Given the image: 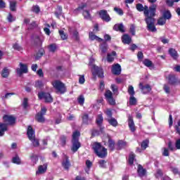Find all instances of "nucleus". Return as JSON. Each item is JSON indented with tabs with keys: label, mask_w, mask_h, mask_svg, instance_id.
<instances>
[{
	"label": "nucleus",
	"mask_w": 180,
	"mask_h": 180,
	"mask_svg": "<svg viewBox=\"0 0 180 180\" xmlns=\"http://www.w3.org/2000/svg\"><path fill=\"white\" fill-rule=\"evenodd\" d=\"M122 43L124 44H130V43H131V38L129 34H124L122 37Z\"/></svg>",
	"instance_id": "nucleus-22"
},
{
	"label": "nucleus",
	"mask_w": 180,
	"mask_h": 180,
	"mask_svg": "<svg viewBox=\"0 0 180 180\" xmlns=\"http://www.w3.org/2000/svg\"><path fill=\"white\" fill-rule=\"evenodd\" d=\"M46 171H47L46 163L39 166L38 170L36 172V175H42V174H45Z\"/></svg>",
	"instance_id": "nucleus-10"
},
{
	"label": "nucleus",
	"mask_w": 180,
	"mask_h": 180,
	"mask_svg": "<svg viewBox=\"0 0 180 180\" xmlns=\"http://www.w3.org/2000/svg\"><path fill=\"white\" fill-rule=\"evenodd\" d=\"M35 120L39 122V123H44L46 120L44 119V115H43L41 112H38L35 116Z\"/></svg>",
	"instance_id": "nucleus-16"
},
{
	"label": "nucleus",
	"mask_w": 180,
	"mask_h": 180,
	"mask_svg": "<svg viewBox=\"0 0 180 180\" xmlns=\"http://www.w3.org/2000/svg\"><path fill=\"white\" fill-rule=\"evenodd\" d=\"M107 121L111 126H113V127H116V126H117V120L113 117L107 118Z\"/></svg>",
	"instance_id": "nucleus-23"
},
{
	"label": "nucleus",
	"mask_w": 180,
	"mask_h": 180,
	"mask_svg": "<svg viewBox=\"0 0 180 180\" xmlns=\"http://www.w3.org/2000/svg\"><path fill=\"white\" fill-rule=\"evenodd\" d=\"M117 144H118L119 148H124V147L127 146V143L122 140L118 141Z\"/></svg>",
	"instance_id": "nucleus-35"
},
{
	"label": "nucleus",
	"mask_w": 180,
	"mask_h": 180,
	"mask_svg": "<svg viewBox=\"0 0 180 180\" xmlns=\"http://www.w3.org/2000/svg\"><path fill=\"white\" fill-rule=\"evenodd\" d=\"M165 23H167V20L163 17H161L158 20V25L160 26H164Z\"/></svg>",
	"instance_id": "nucleus-36"
},
{
	"label": "nucleus",
	"mask_w": 180,
	"mask_h": 180,
	"mask_svg": "<svg viewBox=\"0 0 180 180\" xmlns=\"http://www.w3.org/2000/svg\"><path fill=\"white\" fill-rule=\"evenodd\" d=\"M115 12H116L120 16H123V10L122 8H119L117 7L114 8Z\"/></svg>",
	"instance_id": "nucleus-45"
},
{
	"label": "nucleus",
	"mask_w": 180,
	"mask_h": 180,
	"mask_svg": "<svg viewBox=\"0 0 180 180\" xmlns=\"http://www.w3.org/2000/svg\"><path fill=\"white\" fill-rule=\"evenodd\" d=\"M22 106L24 108V109H26L28 106V103H27V98H24L23 102H22Z\"/></svg>",
	"instance_id": "nucleus-61"
},
{
	"label": "nucleus",
	"mask_w": 180,
	"mask_h": 180,
	"mask_svg": "<svg viewBox=\"0 0 180 180\" xmlns=\"http://www.w3.org/2000/svg\"><path fill=\"white\" fill-rule=\"evenodd\" d=\"M80 147L81 143H79V141H72L71 150L72 153H77Z\"/></svg>",
	"instance_id": "nucleus-9"
},
{
	"label": "nucleus",
	"mask_w": 180,
	"mask_h": 180,
	"mask_svg": "<svg viewBox=\"0 0 180 180\" xmlns=\"http://www.w3.org/2000/svg\"><path fill=\"white\" fill-rule=\"evenodd\" d=\"M44 54V50L40 49L37 53V56H35V60H39V58H41Z\"/></svg>",
	"instance_id": "nucleus-37"
},
{
	"label": "nucleus",
	"mask_w": 180,
	"mask_h": 180,
	"mask_svg": "<svg viewBox=\"0 0 180 180\" xmlns=\"http://www.w3.org/2000/svg\"><path fill=\"white\" fill-rule=\"evenodd\" d=\"M148 147V140L143 141L141 143V148H143V150H146V148H147Z\"/></svg>",
	"instance_id": "nucleus-49"
},
{
	"label": "nucleus",
	"mask_w": 180,
	"mask_h": 180,
	"mask_svg": "<svg viewBox=\"0 0 180 180\" xmlns=\"http://www.w3.org/2000/svg\"><path fill=\"white\" fill-rule=\"evenodd\" d=\"M7 20L8 22H14L15 18H13V16H12V14L9 13L7 17Z\"/></svg>",
	"instance_id": "nucleus-62"
},
{
	"label": "nucleus",
	"mask_w": 180,
	"mask_h": 180,
	"mask_svg": "<svg viewBox=\"0 0 180 180\" xmlns=\"http://www.w3.org/2000/svg\"><path fill=\"white\" fill-rule=\"evenodd\" d=\"M98 164L101 167V168H106V161L103 160H101L98 161Z\"/></svg>",
	"instance_id": "nucleus-51"
},
{
	"label": "nucleus",
	"mask_w": 180,
	"mask_h": 180,
	"mask_svg": "<svg viewBox=\"0 0 180 180\" xmlns=\"http://www.w3.org/2000/svg\"><path fill=\"white\" fill-rule=\"evenodd\" d=\"M13 164H17L19 165V164H20V158H19V156L16 155L15 157L13 158Z\"/></svg>",
	"instance_id": "nucleus-47"
},
{
	"label": "nucleus",
	"mask_w": 180,
	"mask_h": 180,
	"mask_svg": "<svg viewBox=\"0 0 180 180\" xmlns=\"http://www.w3.org/2000/svg\"><path fill=\"white\" fill-rule=\"evenodd\" d=\"M62 165L65 169H69L70 167H71V163H70L68 156L65 155V160L63 161Z\"/></svg>",
	"instance_id": "nucleus-14"
},
{
	"label": "nucleus",
	"mask_w": 180,
	"mask_h": 180,
	"mask_svg": "<svg viewBox=\"0 0 180 180\" xmlns=\"http://www.w3.org/2000/svg\"><path fill=\"white\" fill-rule=\"evenodd\" d=\"M33 39L35 44L37 46H41V39H40L39 35H34Z\"/></svg>",
	"instance_id": "nucleus-30"
},
{
	"label": "nucleus",
	"mask_w": 180,
	"mask_h": 180,
	"mask_svg": "<svg viewBox=\"0 0 180 180\" xmlns=\"http://www.w3.org/2000/svg\"><path fill=\"white\" fill-rule=\"evenodd\" d=\"M43 86V82L41 81H37L35 83V88H41Z\"/></svg>",
	"instance_id": "nucleus-58"
},
{
	"label": "nucleus",
	"mask_w": 180,
	"mask_h": 180,
	"mask_svg": "<svg viewBox=\"0 0 180 180\" xmlns=\"http://www.w3.org/2000/svg\"><path fill=\"white\" fill-rule=\"evenodd\" d=\"M32 12H34L35 13H39L40 12V7L39 6H34L32 9Z\"/></svg>",
	"instance_id": "nucleus-53"
},
{
	"label": "nucleus",
	"mask_w": 180,
	"mask_h": 180,
	"mask_svg": "<svg viewBox=\"0 0 180 180\" xmlns=\"http://www.w3.org/2000/svg\"><path fill=\"white\" fill-rule=\"evenodd\" d=\"M128 124L131 131H132V133H134V131H136V125H134V121H133V117H129Z\"/></svg>",
	"instance_id": "nucleus-13"
},
{
	"label": "nucleus",
	"mask_w": 180,
	"mask_h": 180,
	"mask_svg": "<svg viewBox=\"0 0 180 180\" xmlns=\"http://www.w3.org/2000/svg\"><path fill=\"white\" fill-rule=\"evenodd\" d=\"M100 49L101 51L102 54H105L106 51H108V44L106 42H103L100 46Z\"/></svg>",
	"instance_id": "nucleus-25"
},
{
	"label": "nucleus",
	"mask_w": 180,
	"mask_h": 180,
	"mask_svg": "<svg viewBox=\"0 0 180 180\" xmlns=\"http://www.w3.org/2000/svg\"><path fill=\"white\" fill-rule=\"evenodd\" d=\"M139 89L141 90L142 94H148L151 91V87L148 84L143 86V83H139Z\"/></svg>",
	"instance_id": "nucleus-12"
},
{
	"label": "nucleus",
	"mask_w": 180,
	"mask_h": 180,
	"mask_svg": "<svg viewBox=\"0 0 180 180\" xmlns=\"http://www.w3.org/2000/svg\"><path fill=\"white\" fill-rule=\"evenodd\" d=\"M108 101L109 102L110 105H115L116 102L115 101V99H113V97H110V98H107Z\"/></svg>",
	"instance_id": "nucleus-63"
},
{
	"label": "nucleus",
	"mask_w": 180,
	"mask_h": 180,
	"mask_svg": "<svg viewBox=\"0 0 180 180\" xmlns=\"http://www.w3.org/2000/svg\"><path fill=\"white\" fill-rule=\"evenodd\" d=\"M162 155L165 157H169V150L167 148H163Z\"/></svg>",
	"instance_id": "nucleus-52"
},
{
	"label": "nucleus",
	"mask_w": 180,
	"mask_h": 180,
	"mask_svg": "<svg viewBox=\"0 0 180 180\" xmlns=\"http://www.w3.org/2000/svg\"><path fill=\"white\" fill-rule=\"evenodd\" d=\"M52 85L53 86V88H55V89H56V91H58V92H59L60 94H65V86L64 85V84L63 82H61L59 80H55L53 82H52Z\"/></svg>",
	"instance_id": "nucleus-4"
},
{
	"label": "nucleus",
	"mask_w": 180,
	"mask_h": 180,
	"mask_svg": "<svg viewBox=\"0 0 180 180\" xmlns=\"http://www.w3.org/2000/svg\"><path fill=\"white\" fill-rule=\"evenodd\" d=\"M18 68L16 69L18 75H22V74H27V65L26 64H23L20 63Z\"/></svg>",
	"instance_id": "nucleus-6"
},
{
	"label": "nucleus",
	"mask_w": 180,
	"mask_h": 180,
	"mask_svg": "<svg viewBox=\"0 0 180 180\" xmlns=\"http://www.w3.org/2000/svg\"><path fill=\"white\" fill-rule=\"evenodd\" d=\"M156 12V4H152L150 6H149V11L143 12V15L145 16V22L147 25V30L149 32H152L153 33L157 32V28L155 27V18H154Z\"/></svg>",
	"instance_id": "nucleus-1"
},
{
	"label": "nucleus",
	"mask_w": 180,
	"mask_h": 180,
	"mask_svg": "<svg viewBox=\"0 0 180 180\" xmlns=\"http://www.w3.org/2000/svg\"><path fill=\"white\" fill-rule=\"evenodd\" d=\"M114 30L116 32H121V33H124V25L123 24H116L113 27Z\"/></svg>",
	"instance_id": "nucleus-17"
},
{
	"label": "nucleus",
	"mask_w": 180,
	"mask_h": 180,
	"mask_svg": "<svg viewBox=\"0 0 180 180\" xmlns=\"http://www.w3.org/2000/svg\"><path fill=\"white\" fill-rule=\"evenodd\" d=\"M30 141H32L34 147H39V146H40V143L39 142L38 139H35L34 138V139H32V140H30Z\"/></svg>",
	"instance_id": "nucleus-48"
},
{
	"label": "nucleus",
	"mask_w": 180,
	"mask_h": 180,
	"mask_svg": "<svg viewBox=\"0 0 180 180\" xmlns=\"http://www.w3.org/2000/svg\"><path fill=\"white\" fill-rule=\"evenodd\" d=\"M105 96L106 99H109L113 97V94L112 93V91H110V90H107L105 91Z\"/></svg>",
	"instance_id": "nucleus-43"
},
{
	"label": "nucleus",
	"mask_w": 180,
	"mask_h": 180,
	"mask_svg": "<svg viewBox=\"0 0 180 180\" xmlns=\"http://www.w3.org/2000/svg\"><path fill=\"white\" fill-rule=\"evenodd\" d=\"M82 122L84 123V124H89V117L88 116V114H84L82 117Z\"/></svg>",
	"instance_id": "nucleus-38"
},
{
	"label": "nucleus",
	"mask_w": 180,
	"mask_h": 180,
	"mask_svg": "<svg viewBox=\"0 0 180 180\" xmlns=\"http://www.w3.org/2000/svg\"><path fill=\"white\" fill-rule=\"evenodd\" d=\"M108 147L111 151L115 150V141L110 139H108Z\"/></svg>",
	"instance_id": "nucleus-33"
},
{
	"label": "nucleus",
	"mask_w": 180,
	"mask_h": 180,
	"mask_svg": "<svg viewBox=\"0 0 180 180\" xmlns=\"http://www.w3.org/2000/svg\"><path fill=\"white\" fill-rule=\"evenodd\" d=\"M48 49L51 53H56L57 51V44H52L48 46Z\"/></svg>",
	"instance_id": "nucleus-28"
},
{
	"label": "nucleus",
	"mask_w": 180,
	"mask_h": 180,
	"mask_svg": "<svg viewBox=\"0 0 180 180\" xmlns=\"http://www.w3.org/2000/svg\"><path fill=\"white\" fill-rule=\"evenodd\" d=\"M99 15L101 19H102V20H104V22H110V16L109 15L106 10H101L99 11Z\"/></svg>",
	"instance_id": "nucleus-7"
},
{
	"label": "nucleus",
	"mask_w": 180,
	"mask_h": 180,
	"mask_svg": "<svg viewBox=\"0 0 180 180\" xmlns=\"http://www.w3.org/2000/svg\"><path fill=\"white\" fill-rule=\"evenodd\" d=\"M3 119L4 122H7L9 124H14L15 122H16V118L12 115H4Z\"/></svg>",
	"instance_id": "nucleus-11"
},
{
	"label": "nucleus",
	"mask_w": 180,
	"mask_h": 180,
	"mask_svg": "<svg viewBox=\"0 0 180 180\" xmlns=\"http://www.w3.org/2000/svg\"><path fill=\"white\" fill-rule=\"evenodd\" d=\"M136 8L139 12H143L144 11V6L141 4H137Z\"/></svg>",
	"instance_id": "nucleus-50"
},
{
	"label": "nucleus",
	"mask_w": 180,
	"mask_h": 180,
	"mask_svg": "<svg viewBox=\"0 0 180 180\" xmlns=\"http://www.w3.org/2000/svg\"><path fill=\"white\" fill-rule=\"evenodd\" d=\"M167 146H168L169 150H170V151H174V150H175V147L174 146V145H172V141L168 142Z\"/></svg>",
	"instance_id": "nucleus-56"
},
{
	"label": "nucleus",
	"mask_w": 180,
	"mask_h": 180,
	"mask_svg": "<svg viewBox=\"0 0 180 180\" xmlns=\"http://www.w3.org/2000/svg\"><path fill=\"white\" fill-rule=\"evenodd\" d=\"M168 79L169 84H170V85H175V84L178 82L176 77L174 75H169L168 77Z\"/></svg>",
	"instance_id": "nucleus-19"
},
{
	"label": "nucleus",
	"mask_w": 180,
	"mask_h": 180,
	"mask_svg": "<svg viewBox=\"0 0 180 180\" xmlns=\"http://www.w3.org/2000/svg\"><path fill=\"white\" fill-rule=\"evenodd\" d=\"M166 20H169L171 18H172V15H171V12L169 11H166L163 13L162 16Z\"/></svg>",
	"instance_id": "nucleus-27"
},
{
	"label": "nucleus",
	"mask_w": 180,
	"mask_h": 180,
	"mask_svg": "<svg viewBox=\"0 0 180 180\" xmlns=\"http://www.w3.org/2000/svg\"><path fill=\"white\" fill-rule=\"evenodd\" d=\"M143 64H144V65H146V67H152L153 66V62H151V60H150L148 59H145L143 61Z\"/></svg>",
	"instance_id": "nucleus-46"
},
{
	"label": "nucleus",
	"mask_w": 180,
	"mask_h": 180,
	"mask_svg": "<svg viewBox=\"0 0 180 180\" xmlns=\"http://www.w3.org/2000/svg\"><path fill=\"white\" fill-rule=\"evenodd\" d=\"M96 122L98 126H101L102 123H103V117H102V115H98L97 116V118L96 120Z\"/></svg>",
	"instance_id": "nucleus-31"
},
{
	"label": "nucleus",
	"mask_w": 180,
	"mask_h": 180,
	"mask_svg": "<svg viewBox=\"0 0 180 180\" xmlns=\"http://www.w3.org/2000/svg\"><path fill=\"white\" fill-rule=\"evenodd\" d=\"M89 39L91 40H97V41H103V39L94 34V32H89Z\"/></svg>",
	"instance_id": "nucleus-24"
},
{
	"label": "nucleus",
	"mask_w": 180,
	"mask_h": 180,
	"mask_svg": "<svg viewBox=\"0 0 180 180\" xmlns=\"http://www.w3.org/2000/svg\"><path fill=\"white\" fill-rule=\"evenodd\" d=\"M169 53L173 58H176L178 57V52L174 49L171 48L169 50Z\"/></svg>",
	"instance_id": "nucleus-26"
},
{
	"label": "nucleus",
	"mask_w": 180,
	"mask_h": 180,
	"mask_svg": "<svg viewBox=\"0 0 180 180\" xmlns=\"http://www.w3.org/2000/svg\"><path fill=\"white\" fill-rule=\"evenodd\" d=\"M136 103H137V100L135 98L134 96H131L129 98V105H136Z\"/></svg>",
	"instance_id": "nucleus-41"
},
{
	"label": "nucleus",
	"mask_w": 180,
	"mask_h": 180,
	"mask_svg": "<svg viewBox=\"0 0 180 180\" xmlns=\"http://www.w3.org/2000/svg\"><path fill=\"white\" fill-rule=\"evenodd\" d=\"M134 158H136V155L134 153H131L129 155V162L130 165H133V163L134 162Z\"/></svg>",
	"instance_id": "nucleus-40"
},
{
	"label": "nucleus",
	"mask_w": 180,
	"mask_h": 180,
	"mask_svg": "<svg viewBox=\"0 0 180 180\" xmlns=\"http://www.w3.org/2000/svg\"><path fill=\"white\" fill-rule=\"evenodd\" d=\"M94 63H95V60L94 58H90L89 60V65L91 67V72L94 77H98L99 78H103V70L102 68L94 65Z\"/></svg>",
	"instance_id": "nucleus-3"
},
{
	"label": "nucleus",
	"mask_w": 180,
	"mask_h": 180,
	"mask_svg": "<svg viewBox=\"0 0 180 180\" xmlns=\"http://www.w3.org/2000/svg\"><path fill=\"white\" fill-rule=\"evenodd\" d=\"M137 172H138V175L141 177H143L144 176V175H146V170L144 168H143V166L139 165L138 166Z\"/></svg>",
	"instance_id": "nucleus-18"
},
{
	"label": "nucleus",
	"mask_w": 180,
	"mask_h": 180,
	"mask_svg": "<svg viewBox=\"0 0 180 180\" xmlns=\"http://www.w3.org/2000/svg\"><path fill=\"white\" fill-rule=\"evenodd\" d=\"M176 148L177 150H180V139H178L176 141Z\"/></svg>",
	"instance_id": "nucleus-64"
},
{
	"label": "nucleus",
	"mask_w": 180,
	"mask_h": 180,
	"mask_svg": "<svg viewBox=\"0 0 180 180\" xmlns=\"http://www.w3.org/2000/svg\"><path fill=\"white\" fill-rule=\"evenodd\" d=\"M27 134L29 140H33L34 139V131H33V128L31 126L28 127Z\"/></svg>",
	"instance_id": "nucleus-15"
},
{
	"label": "nucleus",
	"mask_w": 180,
	"mask_h": 180,
	"mask_svg": "<svg viewBox=\"0 0 180 180\" xmlns=\"http://www.w3.org/2000/svg\"><path fill=\"white\" fill-rule=\"evenodd\" d=\"M112 72L114 75H120L122 72V67L120 64L117 63L112 65Z\"/></svg>",
	"instance_id": "nucleus-8"
},
{
	"label": "nucleus",
	"mask_w": 180,
	"mask_h": 180,
	"mask_svg": "<svg viewBox=\"0 0 180 180\" xmlns=\"http://www.w3.org/2000/svg\"><path fill=\"white\" fill-rule=\"evenodd\" d=\"M11 73V70L8 68H4L1 71V77L3 78H8L9 77V74Z\"/></svg>",
	"instance_id": "nucleus-20"
},
{
	"label": "nucleus",
	"mask_w": 180,
	"mask_h": 180,
	"mask_svg": "<svg viewBox=\"0 0 180 180\" xmlns=\"http://www.w3.org/2000/svg\"><path fill=\"white\" fill-rule=\"evenodd\" d=\"M93 150L100 158H105L108 155V150L99 143L96 142L93 144Z\"/></svg>",
	"instance_id": "nucleus-2"
},
{
	"label": "nucleus",
	"mask_w": 180,
	"mask_h": 180,
	"mask_svg": "<svg viewBox=\"0 0 180 180\" xmlns=\"http://www.w3.org/2000/svg\"><path fill=\"white\" fill-rule=\"evenodd\" d=\"M83 16L84 19H87L88 20H91V13H89V11L87 10L83 11Z\"/></svg>",
	"instance_id": "nucleus-32"
},
{
	"label": "nucleus",
	"mask_w": 180,
	"mask_h": 180,
	"mask_svg": "<svg viewBox=\"0 0 180 180\" xmlns=\"http://www.w3.org/2000/svg\"><path fill=\"white\" fill-rule=\"evenodd\" d=\"M79 136H80L79 131H75L72 134V141H78V139H79Z\"/></svg>",
	"instance_id": "nucleus-34"
},
{
	"label": "nucleus",
	"mask_w": 180,
	"mask_h": 180,
	"mask_svg": "<svg viewBox=\"0 0 180 180\" xmlns=\"http://www.w3.org/2000/svg\"><path fill=\"white\" fill-rule=\"evenodd\" d=\"M78 102L79 105H84V103L85 102V98H84V96H80L78 98Z\"/></svg>",
	"instance_id": "nucleus-54"
},
{
	"label": "nucleus",
	"mask_w": 180,
	"mask_h": 180,
	"mask_svg": "<svg viewBox=\"0 0 180 180\" xmlns=\"http://www.w3.org/2000/svg\"><path fill=\"white\" fill-rule=\"evenodd\" d=\"M129 31L131 33L132 36H135V34H136V26L134 25V24L131 25Z\"/></svg>",
	"instance_id": "nucleus-44"
},
{
	"label": "nucleus",
	"mask_w": 180,
	"mask_h": 180,
	"mask_svg": "<svg viewBox=\"0 0 180 180\" xmlns=\"http://www.w3.org/2000/svg\"><path fill=\"white\" fill-rule=\"evenodd\" d=\"M16 1H10V9L12 12H15L16 11Z\"/></svg>",
	"instance_id": "nucleus-29"
},
{
	"label": "nucleus",
	"mask_w": 180,
	"mask_h": 180,
	"mask_svg": "<svg viewBox=\"0 0 180 180\" xmlns=\"http://www.w3.org/2000/svg\"><path fill=\"white\" fill-rule=\"evenodd\" d=\"M116 56V51H112L111 53H108L107 61L108 63H112L115 60V56Z\"/></svg>",
	"instance_id": "nucleus-21"
},
{
	"label": "nucleus",
	"mask_w": 180,
	"mask_h": 180,
	"mask_svg": "<svg viewBox=\"0 0 180 180\" xmlns=\"http://www.w3.org/2000/svg\"><path fill=\"white\" fill-rule=\"evenodd\" d=\"M105 115H107V119H111L112 118V111L110 110H107L105 111Z\"/></svg>",
	"instance_id": "nucleus-60"
},
{
	"label": "nucleus",
	"mask_w": 180,
	"mask_h": 180,
	"mask_svg": "<svg viewBox=\"0 0 180 180\" xmlns=\"http://www.w3.org/2000/svg\"><path fill=\"white\" fill-rule=\"evenodd\" d=\"M0 129L3 131H6V130H8V125H6V124H1Z\"/></svg>",
	"instance_id": "nucleus-57"
},
{
	"label": "nucleus",
	"mask_w": 180,
	"mask_h": 180,
	"mask_svg": "<svg viewBox=\"0 0 180 180\" xmlns=\"http://www.w3.org/2000/svg\"><path fill=\"white\" fill-rule=\"evenodd\" d=\"M38 98L39 99H44L46 103H51V102H53V97H51V95L49 93H39Z\"/></svg>",
	"instance_id": "nucleus-5"
},
{
	"label": "nucleus",
	"mask_w": 180,
	"mask_h": 180,
	"mask_svg": "<svg viewBox=\"0 0 180 180\" xmlns=\"http://www.w3.org/2000/svg\"><path fill=\"white\" fill-rule=\"evenodd\" d=\"M128 93L131 96H134V94L136 93L134 92V87H133V86H129Z\"/></svg>",
	"instance_id": "nucleus-42"
},
{
	"label": "nucleus",
	"mask_w": 180,
	"mask_h": 180,
	"mask_svg": "<svg viewBox=\"0 0 180 180\" xmlns=\"http://www.w3.org/2000/svg\"><path fill=\"white\" fill-rule=\"evenodd\" d=\"M85 82V76L84 75H80L79 78V83L80 84H84Z\"/></svg>",
	"instance_id": "nucleus-59"
},
{
	"label": "nucleus",
	"mask_w": 180,
	"mask_h": 180,
	"mask_svg": "<svg viewBox=\"0 0 180 180\" xmlns=\"http://www.w3.org/2000/svg\"><path fill=\"white\" fill-rule=\"evenodd\" d=\"M65 141H67V137L62 136L60 137V144L61 146H65Z\"/></svg>",
	"instance_id": "nucleus-55"
},
{
	"label": "nucleus",
	"mask_w": 180,
	"mask_h": 180,
	"mask_svg": "<svg viewBox=\"0 0 180 180\" xmlns=\"http://www.w3.org/2000/svg\"><path fill=\"white\" fill-rule=\"evenodd\" d=\"M59 34H60L62 40H67V39H68V35H67V34L64 33V31H63V30H59Z\"/></svg>",
	"instance_id": "nucleus-39"
}]
</instances>
